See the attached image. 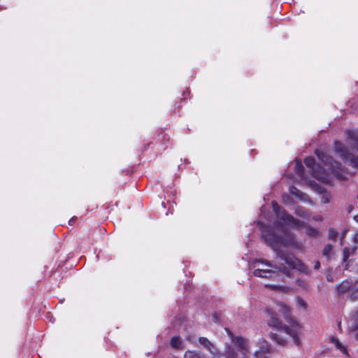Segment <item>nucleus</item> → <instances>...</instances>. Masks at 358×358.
Instances as JSON below:
<instances>
[{"label": "nucleus", "mask_w": 358, "mask_h": 358, "mask_svg": "<svg viewBox=\"0 0 358 358\" xmlns=\"http://www.w3.org/2000/svg\"><path fill=\"white\" fill-rule=\"evenodd\" d=\"M258 224L264 243L275 252L277 257L283 260L292 268L303 273L308 271L307 267L299 259L282 251V248L289 247L296 249L301 248L300 244L282 224L279 222H275L272 227H266L260 222Z\"/></svg>", "instance_id": "obj_1"}, {"label": "nucleus", "mask_w": 358, "mask_h": 358, "mask_svg": "<svg viewBox=\"0 0 358 358\" xmlns=\"http://www.w3.org/2000/svg\"><path fill=\"white\" fill-rule=\"evenodd\" d=\"M315 153L323 167H321L319 164L315 166V159L311 157H306L304 159V163L307 167L312 169L313 176L319 180L325 183H330V173L341 180H346L350 176L347 171L342 169L339 163L334 161L331 157L323 151L317 150Z\"/></svg>", "instance_id": "obj_2"}, {"label": "nucleus", "mask_w": 358, "mask_h": 358, "mask_svg": "<svg viewBox=\"0 0 358 358\" xmlns=\"http://www.w3.org/2000/svg\"><path fill=\"white\" fill-rule=\"evenodd\" d=\"M233 345H227L224 351L226 358H248L250 351L249 341L241 336H234L229 329H226Z\"/></svg>", "instance_id": "obj_3"}, {"label": "nucleus", "mask_w": 358, "mask_h": 358, "mask_svg": "<svg viewBox=\"0 0 358 358\" xmlns=\"http://www.w3.org/2000/svg\"><path fill=\"white\" fill-rule=\"evenodd\" d=\"M272 208L278 219L285 225H291L293 227L300 229L305 227L308 235L310 236H317L319 232L317 229L305 224L303 222L296 220L293 216L287 213L283 208H280L275 201H272Z\"/></svg>", "instance_id": "obj_4"}, {"label": "nucleus", "mask_w": 358, "mask_h": 358, "mask_svg": "<svg viewBox=\"0 0 358 358\" xmlns=\"http://www.w3.org/2000/svg\"><path fill=\"white\" fill-rule=\"evenodd\" d=\"M266 313L268 316V325L276 329L282 330L287 334L289 335L294 340L296 345H300L299 336L301 334V327L296 325L295 327H287L283 325L282 322L277 317L276 314L271 309H266Z\"/></svg>", "instance_id": "obj_5"}, {"label": "nucleus", "mask_w": 358, "mask_h": 358, "mask_svg": "<svg viewBox=\"0 0 358 358\" xmlns=\"http://www.w3.org/2000/svg\"><path fill=\"white\" fill-rule=\"evenodd\" d=\"M252 266L255 268L253 271V275L255 277L271 278L277 273L275 271L271 269L273 268L272 263L266 259H256L253 262Z\"/></svg>", "instance_id": "obj_6"}, {"label": "nucleus", "mask_w": 358, "mask_h": 358, "mask_svg": "<svg viewBox=\"0 0 358 358\" xmlns=\"http://www.w3.org/2000/svg\"><path fill=\"white\" fill-rule=\"evenodd\" d=\"M334 150L343 161L358 169V157L348 152L347 148L341 142H334Z\"/></svg>", "instance_id": "obj_7"}, {"label": "nucleus", "mask_w": 358, "mask_h": 358, "mask_svg": "<svg viewBox=\"0 0 358 358\" xmlns=\"http://www.w3.org/2000/svg\"><path fill=\"white\" fill-rule=\"evenodd\" d=\"M257 345L259 348L252 354V358H266V356L271 352V346L268 341L263 338L258 339Z\"/></svg>", "instance_id": "obj_8"}, {"label": "nucleus", "mask_w": 358, "mask_h": 358, "mask_svg": "<svg viewBox=\"0 0 358 358\" xmlns=\"http://www.w3.org/2000/svg\"><path fill=\"white\" fill-rule=\"evenodd\" d=\"M354 283L350 280H345L336 286V290L339 294H343L355 289Z\"/></svg>", "instance_id": "obj_9"}, {"label": "nucleus", "mask_w": 358, "mask_h": 358, "mask_svg": "<svg viewBox=\"0 0 358 358\" xmlns=\"http://www.w3.org/2000/svg\"><path fill=\"white\" fill-rule=\"evenodd\" d=\"M199 343L201 345H202L206 350L210 352L213 355L217 352V349L215 348L214 344L211 343L207 338L206 337H199Z\"/></svg>", "instance_id": "obj_10"}, {"label": "nucleus", "mask_w": 358, "mask_h": 358, "mask_svg": "<svg viewBox=\"0 0 358 358\" xmlns=\"http://www.w3.org/2000/svg\"><path fill=\"white\" fill-rule=\"evenodd\" d=\"M357 250V247H354L352 248H350L348 247H345L343 250V262L345 264V269L348 270L349 268V262L348 258L351 255H353Z\"/></svg>", "instance_id": "obj_11"}, {"label": "nucleus", "mask_w": 358, "mask_h": 358, "mask_svg": "<svg viewBox=\"0 0 358 358\" xmlns=\"http://www.w3.org/2000/svg\"><path fill=\"white\" fill-rule=\"evenodd\" d=\"M346 134L348 138L352 141L353 148L358 152V129L356 130H348Z\"/></svg>", "instance_id": "obj_12"}, {"label": "nucleus", "mask_w": 358, "mask_h": 358, "mask_svg": "<svg viewBox=\"0 0 358 358\" xmlns=\"http://www.w3.org/2000/svg\"><path fill=\"white\" fill-rule=\"evenodd\" d=\"M348 327L351 331L357 332L354 336L358 340V312L356 315L348 322Z\"/></svg>", "instance_id": "obj_13"}, {"label": "nucleus", "mask_w": 358, "mask_h": 358, "mask_svg": "<svg viewBox=\"0 0 358 358\" xmlns=\"http://www.w3.org/2000/svg\"><path fill=\"white\" fill-rule=\"evenodd\" d=\"M278 310L283 315L285 319L288 320L290 315L289 308L282 302L276 303Z\"/></svg>", "instance_id": "obj_14"}, {"label": "nucleus", "mask_w": 358, "mask_h": 358, "mask_svg": "<svg viewBox=\"0 0 358 358\" xmlns=\"http://www.w3.org/2000/svg\"><path fill=\"white\" fill-rule=\"evenodd\" d=\"M329 340L336 349L339 350L343 354H348L345 346L341 343L338 338L334 336H331Z\"/></svg>", "instance_id": "obj_15"}, {"label": "nucleus", "mask_w": 358, "mask_h": 358, "mask_svg": "<svg viewBox=\"0 0 358 358\" xmlns=\"http://www.w3.org/2000/svg\"><path fill=\"white\" fill-rule=\"evenodd\" d=\"M266 287L271 289V290H276V291H280L285 293L290 292L292 290V288L289 286H285V285H272V284H268L265 285Z\"/></svg>", "instance_id": "obj_16"}, {"label": "nucleus", "mask_w": 358, "mask_h": 358, "mask_svg": "<svg viewBox=\"0 0 358 358\" xmlns=\"http://www.w3.org/2000/svg\"><path fill=\"white\" fill-rule=\"evenodd\" d=\"M270 338L279 345H285L287 343L286 339L278 334L271 333Z\"/></svg>", "instance_id": "obj_17"}, {"label": "nucleus", "mask_w": 358, "mask_h": 358, "mask_svg": "<svg viewBox=\"0 0 358 358\" xmlns=\"http://www.w3.org/2000/svg\"><path fill=\"white\" fill-rule=\"evenodd\" d=\"M184 358H206V356L200 351L187 350L185 352Z\"/></svg>", "instance_id": "obj_18"}, {"label": "nucleus", "mask_w": 358, "mask_h": 358, "mask_svg": "<svg viewBox=\"0 0 358 358\" xmlns=\"http://www.w3.org/2000/svg\"><path fill=\"white\" fill-rule=\"evenodd\" d=\"M295 171L301 179L304 178L303 166L300 160L297 159H295Z\"/></svg>", "instance_id": "obj_19"}, {"label": "nucleus", "mask_w": 358, "mask_h": 358, "mask_svg": "<svg viewBox=\"0 0 358 358\" xmlns=\"http://www.w3.org/2000/svg\"><path fill=\"white\" fill-rule=\"evenodd\" d=\"M289 192L292 195H294V196L298 197L301 201H305V197L306 196V195L303 194L300 190H299L295 187H293V186L290 187Z\"/></svg>", "instance_id": "obj_20"}, {"label": "nucleus", "mask_w": 358, "mask_h": 358, "mask_svg": "<svg viewBox=\"0 0 358 358\" xmlns=\"http://www.w3.org/2000/svg\"><path fill=\"white\" fill-rule=\"evenodd\" d=\"M171 345L176 349L182 348V342L179 337H173L171 340Z\"/></svg>", "instance_id": "obj_21"}, {"label": "nucleus", "mask_w": 358, "mask_h": 358, "mask_svg": "<svg viewBox=\"0 0 358 358\" xmlns=\"http://www.w3.org/2000/svg\"><path fill=\"white\" fill-rule=\"evenodd\" d=\"M332 252V246L330 244L327 245L323 249V255L329 257Z\"/></svg>", "instance_id": "obj_22"}, {"label": "nucleus", "mask_w": 358, "mask_h": 358, "mask_svg": "<svg viewBox=\"0 0 358 358\" xmlns=\"http://www.w3.org/2000/svg\"><path fill=\"white\" fill-rule=\"evenodd\" d=\"M276 268L278 269V271L284 273L287 276H288V277L290 276V272H289V269L283 264H280L278 266H276Z\"/></svg>", "instance_id": "obj_23"}, {"label": "nucleus", "mask_w": 358, "mask_h": 358, "mask_svg": "<svg viewBox=\"0 0 358 358\" xmlns=\"http://www.w3.org/2000/svg\"><path fill=\"white\" fill-rule=\"evenodd\" d=\"M295 213L296 215L301 216V217H305V218H307L308 217V213L301 208L300 207H297L295 210Z\"/></svg>", "instance_id": "obj_24"}, {"label": "nucleus", "mask_w": 358, "mask_h": 358, "mask_svg": "<svg viewBox=\"0 0 358 358\" xmlns=\"http://www.w3.org/2000/svg\"><path fill=\"white\" fill-rule=\"evenodd\" d=\"M338 236V232L335 229L331 228L328 232V236L329 239L336 240Z\"/></svg>", "instance_id": "obj_25"}, {"label": "nucleus", "mask_w": 358, "mask_h": 358, "mask_svg": "<svg viewBox=\"0 0 358 358\" xmlns=\"http://www.w3.org/2000/svg\"><path fill=\"white\" fill-rule=\"evenodd\" d=\"M297 303L301 307H303L304 308H306V302L303 299L299 298L297 299Z\"/></svg>", "instance_id": "obj_26"}, {"label": "nucleus", "mask_w": 358, "mask_h": 358, "mask_svg": "<svg viewBox=\"0 0 358 358\" xmlns=\"http://www.w3.org/2000/svg\"><path fill=\"white\" fill-rule=\"evenodd\" d=\"M352 241L355 243H358V231L355 233Z\"/></svg>", "instance_id": "obj_27"}, {"label": "nucleus", "mask_w": 358, "mask_h": 358, "mask_svg": "<svg viewBox=\"0 0 358 358\" xmlns=\"http://www.w3.org/2000/svg\"><path fill=\"white\" fill-rule=\"evenodd\" d=\"M312 220H315V221H322V217L321 215L313 216L312 217Z\"/></svg>", "instance_id": "obj_28"}, {"label": "nucleus", "mask_w": 358, "mask_h": 358, "mask_svg": "<svg viewBox=\"0 0 358 358\" xmlns=\"http://www.w3.org/2000/svg\"><path fill=\"white\" fill-rule=\"evenodd\" d=\"M320 264L318 261H317L315 264L314 268L315 269H318L320 268Z\"/></svg>", "instance_id": "obj_29"}, {"label": "nucleus", "mask_w": 358, "mask_h": 358, "mask_svg": "<svg viewBox=\"0 0 358 358\" xmlns=\"http://www.w3.org/2000/svg\"><path fill=\"white\" fill-rule=\"evenodd\" d=\"M211 358H221V357H220V355H219V353L217 352L216 354L213 355Z\"/></svg>", "instance_id": "obj_30"}, {"label": "nucleus", "mask_w": 358, "mask_h": 358, "mask_svg": "<svg viewBox=\"0 0 358 358\" xmlns=\"http://www.w3.org/2000/svg\"><path fill=\"white\" fill-rule=\"evenodd\" d=\"M327 280L329 282H332L333 281V279L330 276V275H327Z\"/></svg>", "instance_id": "obj_31"}, {"label": "nucleus", "mask_w": 358, "mask_h": 358, "mask_svg": "<svg viewBox=\"0 0 358 358\" xmlns=\"http://www.w3.org/2000/svg\"><path fill=\"white\" fill-rule=\"evenodd\" d=\"M354 220H355L357 222H358V215H355V216L354 217Z\"/></svg>", "instance_id": "obj_32"}, {"label": "nucleus", "mask_w": 358, "mask_h": 358, "mask_svg": "<svg viewBox=\"0 0 358 358\" xmlns=\"http://www.w3.org/2000/svg\"><path fill=\"white\" fill-rule=\"evenodd\" d=\"M345 233H343V234L342 235L341 240L345 237Z\"/></svg>", "instance_id": "obj_33"}, {"label": "nucleus", "mask_w": 358, "mask_h": 358, "mask_svg": "<svg viewBox=\"0 0 358 358\" xmlns=\"http://www.w3.org/2000/svg\"><path fill=\"white\" fill-rule=\"evenodd\" d=\"M338 327L340 328V327H341V322H339L338 323Z\"/></svg>", "instance_id": "obj_34"}, {"label": "nucleus", "mask_w": 358, "mask_h": 358, "mask_svg": "<svg viewBox=\"0 0 358 358\" xmlns=\"http://www.w3.org/2000/svg\"><path fill=\"white\" fill-rule=\"evenodd\" d=\"M357 268V271H358V264L356 265Z\"/></svg>", "instance_id": "obj_35"}, {"label": "nucleus", "mask_w": 358, "mask_h": 358, "mask_svg": "<svg viewBox=\"0 0 358 358\" xmlns=\"http://www.w3.org/2000/svg\"><path fill=\"white\" fill-rule=\"evenodd\" d=\"M266 358H268V356H266Z\"/></svg>", "instance_id": "obj_36"}, {"label": "nucleus", "mask_w": 358, "mask_h": 358, "mask_svg": "<svg viewBox=\"0 0 358 358\" xmlns=\"http://www.w3.org/2000/svg\"><path fill=\"white\" fill-rule=\"evenodd\" d=\"M357 291H358V289H357Z\"/></svg>", "instance_id": "obj_37"}]
</instances>
